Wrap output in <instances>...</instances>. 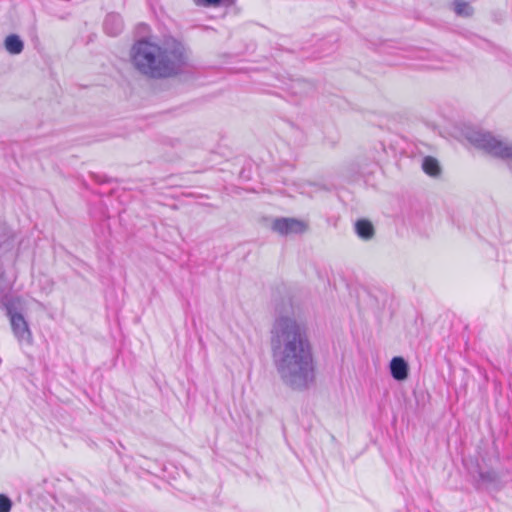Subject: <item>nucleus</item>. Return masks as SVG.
<instances>
[{"mask_svg": "<svg viewBox=\"0 0 512 512\" xmlns=\"http://www.w3.org/2000/svg\"><path fill=\"white\" fill-rule=\"evenodd\" d=\"M455 12L459 16H470L473 12V9L468 2L457 1L455 3Z\"/></svg>", "mask_w": 512, "mask_h": 512, "instance_id": "10", "label": "nucleus"}, {"mask_svg": "<svg viewBox=\"0 0 512 512\" xmlns=\"http://www.w3.org/2000/svg\"><path fill=\"white\" fill-rule=\"evenodd\" d=\"M422 168H423V171L427 175L432 176V177L438 176L441 172L438 161L434 157H431V156H426L424 158L423 163H422Z\"/></svg>", "mask_w": 512, "mask_h": 512, "instance_id": "9", "label": "nucleus"}, {"mask_svg": "<svg viewBox=\"0 0 512 512\" xmlns=\"http://www.w3.org/2000/svg\"><path fill=\"white\" fill-rule=\"evenodd\" d=\"M12 330L18 339H30L31 333L24 317L19 313L10 315Z\"/></svg>", "mask_w": 512, "mask_h": 512, "instance_id": "5", "label": "nucleus"}, {"mask_svg": "<svg viewBox=\"0 0 512 512\" xmlns=\"http://www.w3.org/2000/svg\"><path fill=\"white\" fill-rule=\"evenodd\" d=\"M391 374L396 380H405L408 376V365L401 357H394L390 363Z\"/></svg>", "mask_w": 512, "mask_h": 512, "instance_id": "6", "label": "nucleus"}, {"mask_svg": "<svg viewBox=\"0 0 512 512\" xmlns=\"http://www.w3.org/2000/svg\"><path fill=\"white\" fill-rule=\"evenodd\" d=\"M272 228L281 235H288L303 233L307 229V225L303 221L294 218H278L274 220Z\"/></svg>", "mask_w": 512, "mask_h": 512, "instance_id": "3", "label": "nucleus"}, {"mask_svg": "<svg viewBox=\"0 0 512 512\" xmlns=\"http://www.w3.org/2000/svg\"><path fill=\"white\" fill-rule=\"evenodd\" d=\"M277 342H285L281 369L291 370L295 376L313 377L314 364L311 347L300 326L291 319L277 321L275 330Z\"/></svg>", "mask_w": 512, "mask_h": 512, "instance_id": "2", "label": "nucleus"}, {"mask_svg": "<svg viewBox=\"0 0 512 512\" xmlns=\"http://www.w3.org/2000/svg\"><path fill=\"white\" fill-rule=\"evenodd\" d=\"M482 146L485 150L496 157L510 158L512 157V148L503 142L488 135L482 139Z\"/></svg>", "mask_w": 512, "mask_h": 512, "instance_id": "4", "label": "nucleus"}, {"mask_svg": "<svg viewBox=\"0 0 512 512\" xmlns=\"http://www.w3.org/2000/svg\"><path fill=\"white\" fill-rule=\"evenodd\" d=\"M196 4H201L204 6H218L222 0H194Z\"/></svg>", "mask_w": 512, "mask_h": 512, "instance_id": "12", "label": "nucleus"}, {"mask_svg": "<svg viewBox=\"0 0 512 512\" xmlns=\"http://www.w3.org/2000/svg\"><path fill=\"white\" fill-rule=\"evenodd\" d=\"M130 56L135 69L152 79L175 77L188 63L185 46L172 37L139 39L133 44Z\"/></svg>", "mask_w": 512, "mask_h": 512, "instance_id": "1", "label": "nucleus"}, {"mask_svg": "<svg viewBox=\"0 0 512 512\" xmlns=\"http://www.w3.org/2000/svg\"><path fill=\"white\" fill-rule=\"evenodd\" d=\"M355 229L359 237L370 239L374 236V227L372 223L366 219H360L355 224Z\"/></svg>", "mask_w": 512, "mask_h": 512, "instance_id": "7", "label": "nucleus"}, {"mask_svg": "<svg viewBox=\"0 0 512 512\" xmlns=\"http://www.w3.org/2000/svg\"><path fill=\"white\" fill-rule=\"evenodd\" d=\"M4 45H5V49L10 54H19L23 50V42L15 34H11V35L7 36L5 39Z\"/></svg>", "mask_w": 512, "mask_h": 512, "instance_id": "8", "label": "nucleus"}, {"mask_svg": "<svg viewBox=\"0 0 512 512\" xmlns=\"http://www.w3.org/2000/svg\"><path fill=\"white\" fill-rule=\"evenodd\" d=\"M11 507V500L7 496L0 494V512H10Z\"/></svg>", "mask_w": 512, "mask_h": 512, "instance_id": "11", "label": "nucleus"}]
</instances>
